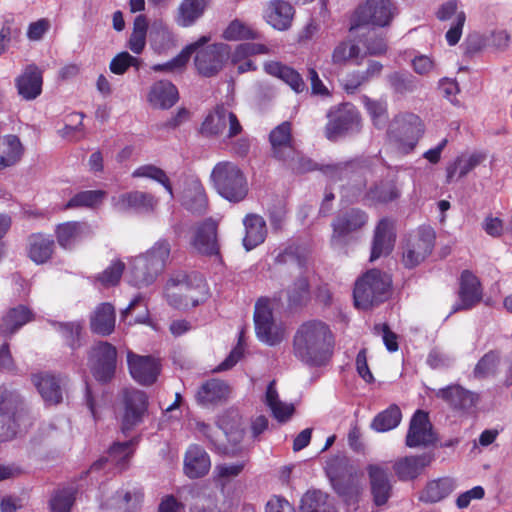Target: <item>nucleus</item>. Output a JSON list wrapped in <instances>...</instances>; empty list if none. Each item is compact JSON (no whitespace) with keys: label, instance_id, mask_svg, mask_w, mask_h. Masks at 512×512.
<instances>
[{"label":"nucleus","instance_id":"1","mask_svg":"<svg viewBox=\"0 0 512 512\" xmlns=\"http://www.w3.org/2000/svg\"><path fill=\"white\" fill-rule=\"evenodd\" d=\"M335 337L329 325L320 320L302 323L293 338V352L308 366L326 365L333 356Z\"/></svg>","mask_w":512,"mask_h":512},{"label":"nucleus","instance_id":"2","mask_svg":"<svg viewBox=\"0 0 512 512\" xmlns=\"http://www.w3.org/2000/svg\"><path fill=\"white\" fill-rule=\"evenodd\" d=\"M210 178L219 195L230 202L242 201L248 193L246 178L233 162L217 163L212 169Z\"/></svg>","mask_w":512,"mask_h":512},{"label":"nucleus","instance_id":"3","mask_svg":"<svg viewBox=\"0 0 512 512\" xmlns=\"http://www.w3.org/2000/svg\"><path fill=\"white\" fill-rule=\"evenodd\" d=\"M390 277L377 269L366 272L355 284L354 302L360 309H369L384 302L389 295Z\"/></svg>","mask_w":512,"mask_h":512},{"label":"nucleus","instance_id":"4","mask_svg":"<svg viewBox=\"0 0 512 512\" xmlns=\"http://www.w3.org/2000/svg\"><path fill=\"white\" fill-rule=\"evenodd\" d=\"M165 295L171 306L188 308L195 307L204 301L207 298L208 289L201 278L196 279L194 285L185 274H177L168 280Z\"/></svg>","mask_w":512,"mask_h":512},{"label":"nucleus","instance_id":"5","mask_svg":"<svg viewBox=\"0 0 512 512\" xmlns=\"http://www.w3.org/2000/svg\"><path fill=\"white\" fill-rule=\"evenodd\" d=\"M254 325L259 341L275 346L286 337V328L274 319L272 305L268 298H260L255 304Z\"/></svg>","mask_w":512,"mask_h":512},{"label":"nucleus","instance_id":"6","mask_svg":"<svg viewBox=\"0 0 512 512\" xmlns=\"http://www.w3.org/2000/svg\"><path fill=\"white\" fill-rule=\"evenodd\" d=\"M272 156L278 161L283 162L292 170H301L303 168L301 154L294 145L291 133V124L287 121L276 126L269 135Z\"/></svg>","mask_w":512,"mask_h":512},{"label":"nucleus","instance_id":"7","mask_svg":"<svg viewBox=\"0 0 512 512\" xmlns=\"http://www.w3.org/2000/svg\"><path fill=\"white\" fill-rule=\"evenodd\" d=\"M397 14V6L392 0H366L356 9L351 29L360 25L384 28L392 23Z\"/></svg>","mask_w":512,"mask_h":512},{"label":"nucleus","instance_id":"8","mask_svg":"<svg viewBox=\"0 0 512 512\" xmlns=\"http://www.w3.org/2000/svg\"><path fill=\"white\" fill-rule=\"evenodd\" d=\"M242 132V126L232 111L223 105L216 106L201 124L200 133L205 137L224 136L229 140Z\"/></svg>","mask_w":512,"mask_h":512},{"label":"nucleus","instance_id":"9","mask_svg":"<svg viewBox=\"0 0 512 512\" xmlns=\"http://www.w3.org/2000/svg\"><path fill=\"white\" fill-rule=\"evenodd\" d=\"M423 134V126L418 116L399 115L389 126V136L397 143L401 153H410Z\"/></svg>","mask_w":512,"mask_h":512},{"label":"nucleus","instance_id":"10","mask_svg":"<svg viewBox=\"0 0 512 512\" xmlns=\"http://www.w3.org/2000/svg\"><path fill=\"white\" fill-rule=\"evenodd\" d=\"M142 500V490L135 485L126 484L103 493L99 509L100 512H136Z\"/></svg>","mask_w":512,"mask_h":512},{"label":"nucleus","instance_id":"11","mask_svg":"<svg viewBox=\"0 0 512 512\" xmlns=\"http://www.w3.org/2000/svg\"><path fill=\"white\" fill-rule=\"evenodd\" d=\"M435 232L430 227H421L411 235L404 247L402 261L405 267L414 268L431 254L434 247Z\"/></svg>","mask_w":512,"mask_h":512},{"label":"nucleus","instance_id":"12","mask_svg":"<svg viewBox=\"0 0 512 512\" xmlns=\"http://www.w3.org/2000/svg\"><path fill=\"white\" fill-rule=\"evenodd\" d=\"M329 122L325 128L326 137L336 140L338 137L360 130L361 119L358 111L350 104H344L330 111Z\"/></svg>","mask_w":512,"mask_h":512},{"label":"nucleus","instance_id":"13","mask_svg":"<svg viewBox=\"0 0 512 512\" xmlns=\"http://www.w3.org/2000/svg\"><path fill=\"white\" fill-rule=\"evenodd\" d=\"M200 45L193 53L195 56V67L199 74L211 77L217 74L223 67L229 55V46L224 43H216L206 47Z\"/></svg>","mask_w":512,"mask_h":512},{"label":"nucleus","instance_id":"14","mask_svg":"<svg viewBox=\"0 0 512 512\" xmlns=\"http://www.w3.org/2000/svg\"><path fill=\"white\" fill-rule=\"evenodd\" d=\"M190 244L195 251L206 256H217L220 252L218 223L207 218L192 229Z\"/></svg>","mask_w":512,"mask_h":512},{"label":"nucleus","instance_id":"15","mask_svg":"<svg viewBox=\"0 0 512 512\" xmlns=\"http://www.w3.org/2000/svg\"><path fill=\"white\" fill-rule=\"evenodd\" d=\"M116 349L107 342H100L92 349L90 362L94 377L101 382L110 380L116 368Z\"/></svg>","mask_w":512,"mask_h":512},{"label":"nucleus","instance_id":"16","mask_svg":"<svg viewBox=\"0 0 512 512\" xmlns=\"http://www.w3.org/2000/svg\"><path fill=\"white\" fill-rule=\"evenodd\" d=\"M125 413L123 416L122 430L127 432L139 424L147 411L148 397L145 392L130 389L124 392Z\"/></svg>","mask_w":512,"mask_h":512},{"label":"nucleus","instance_id":"17","mask_svg":"<svg viewBox=\"0 0 512 512\" xmlns=\"http://www.w3.org/2000/svg\"><path fill=\"white\" fill-rule=\"evenodd\" d=\"M458 297L459 301L452 306L451 313L471 309L482 299L481 284L478 278L468 270L461 274Z\"/></svg>","mask_w":512,"mask_h":512},{"label":"nucleus","instance_id":"18","mask_svg":"<svg viewBox=\"0 0 512 512\" xmlns=\"http://www.w3.org/2000/svg\"><path fill=\"white\" fill-rule=\"evenodd\" d=\"M435 441L428 414L418 410L411 418L406 435V445L410 448L428 446Z\"/></svg>","mask_w":512,"mask_h":512},{"label":"nucleus","instance_id":"19","mask_svg":"<svg viewBox=\"0 0 512 512\" xmlns=\"http://www.w3.org/2000/svg\"><path fill=\"white\" fill-rule=\"evenodd\" d=\"M130 374L135 381L142 385L154 383L159 375L160 366L151 356H140L134 353L127 355Z\"/></svg>","mask_w":512,"mask_h":512},{"label":"nucleus","instance_id":"20","mask_svg":"<svg viewBox=\"0 0 512 512\" xmlns=\"http://www.w3.org/2000/svg\"><path fill=\"white\" fill-rule=\"evenodd\" d=\"M437 398L442 399L454 409L468 411L474 408L479 402V394L458 384H452L438 389L435 393Z\"/></svg>","mask_w":512,"mask_h":512},{"label":"nucleus","instance_id":"21","mask_svg":"<svg viewBox=\"0 0 512 512\" xmlns=\"http://www.w3.org/2000/svg\"><path fill=\"white\" fill-rule=\"evenodd\" d=\"M436 15L441 21L450 20L454 16L453 22L446 32L445 37L449 45L457 44L462 36L463 26L466 21L465 12L458 10V3L456 1L450 0L439 7Z\"/></svg>","mask_w":512,"mask_h":512},{"label":"nucleus","instance_id":"22","mask_svg":"<svg viewBox=\"0 0 512 512\" xmlns=\"http://www.w3.org/2000/svg\"><path fill=\"white\" fill-rule=\"evenodd\" d=\"M112 206L120 212L128 210L152 211L157 205L156 198L147 192L130 191L112 198Z\"/></svg>","mask_w":512,"mask_h":512},{"label":"nucleus","instance_id":"23","mask_svg":"<svg viewBox=\"0 0 512 512\" xmlns=\"http://www.w3.org/2000/svg\"><path fill=\"white\" fill-rule=\"evenodd\" d=\"M328 475L335 492L343 499L348 511L351 508L356 509L363 493L362 486L352 476L347 479L338 476L332 466L328 468Z\"/></svg>","mask_w":512,"mask_h":512},{"label":"nucleus","instance_id":"24","mask_svg":"<svg viewBox=\"0 0 512 512\" xmlns=\"http://www.w3.org/2000/svg\"><path fill=\"white\" fill-rule=\"evenodd\" d=\"M15 85L22 99L31 101L42 93L43 77L41 70L35 65L27 66L16 78Z\"/></svg>","mask_w":512,"mask_h":512},{"label":"nucleus","instance_id":"25","mask_svg":"<svg viewBox=\"0 0 512 512\" xmlns=\"http://www.w3.org/2000/svg\"><path fill=\"white\" fill-rule=\"evenodd\" d=\"M371 493L376 505H384L391 496V483L388 468L379 464H371L367 467Z\"/></svg>","mask_w":512,"mask_h":512},{"label":"nucleus","instance_id":"26","mask_svg":"<svg viewBox=\"0 0 512 512\" xmlns=\"http://www.w3.org/2000/svg\"><path fill=\"white\" fill-rule=\"evenodd\" d=\"M211 468V460L208 453L199 445H190L184 456L183 471L190 479L205 476Z\"/></svg>","mask_w":512,"mask_h":512},{"label":"nucleus","instance_id":"27","mask_svg":"<svg viewBox=\"0 0 512 512\" xmlns=\"http://www.w3.org/2000/svg\"><path fill=\"white\" fill-rule=\"evenodd\" d=\"M395 243L394 224L384 218L379 221L375 232L370 255V261H375L381 256L390 254Z\"/></svg>","mask_w":512,"mask_h":512},{"label":"nucleus","instance_id":"28","mask_svg":"<svg viewBox=\"0 0 512 512\" xmlns=\"http://www.w3.org/2000/svg\"><path fill=\"white\" fill-rule=\"evenodd\" d=\"M295 10L284 0H271L265 11V20L274 29L285 31L290 28Z\"/></svg>","mask_w":512,"mask_h":512},{"label":"nucleus","instance_id":"29","mask_svg":"<svg viewBox=\"0 0 512 512\" xmlns=\"http://www.w3.org/2000/svg\"><path fill=\"white\" fill-rule=\"evenodd\" d=\"M433 460L432 455L422 454L418 456H405L395 461L393 469L401 481H408L417 478L425 467Z\"/></svg>","mask_w":512,"mask_h":512},{"label":"nucleus","instance_id":"30","mask_svg":"<svg viewBox=\"0 0 512 512\" xmlns=\"http://www.w3.org/2000/svg\"><path fill=\"white\" fill-rule=\"evenodd\" d=\"M367 215L361 210L351 209L336 217L332 223V239H340L361 229L367 222Z\"/></svg>","mask_w":512,"mask_h":512},{"label":"nucleus","instance_id":"31","mask_svg":"<svg viewBox=\"0 0 512 512\" xmlns=\"http://www.w3.org/2000/svg\"><path fill=\"white\" fill-rule=\"evenodd\" d=\"M178 98L176 86L165 80L155 82L147 95L149 104L156 109H169L178 101Z\"/></svg>","mask_w":512,"mask_h":512},{"label":"nucleus","instance_id":"32","mask_svg":"<svg viewBox=\"0 0 512 512\" xmlns=\"http://www.w3.org/2000/svg\"><path fill=\"white\" fill-rule=\"evenodd\" d=\"M264 71L272 77L278 78L287 84L295 93H302L306 84L302 76L292 67L278 61L264 63Z\"/></svg>","mask_w":512,"mask_h":512},{"label":"nucleus","instance_id":"33","mask_svg":"<svg viewBox=\"0 0 512 512\" xmlns=\"http://www.w3.org/2000/svg\"><path fill=\"white\" fill-rule=\"evenodd\" d=\"M210 3L211 0H182L175 15L176 24L183 28L193 26L203 17Z\"/></svg>","mask_w":512,"mask_h":512},{"label":"nucleus","instance_id":"34","mask_svg":"<svg viewBox=\"0 0 512 512\" xmlns=\"http://www.w3.org/2000/svg\"><path fill=\"white\" fill-rule=\"evenodd\" d=\"M91 233L90 226L84 222H66L58 225L56 229L57 241L65 249L72 248Z\"/></svg>","mask_w":512,"mask_h":512},{"label":"nucleus","instance_id":"35","mask_svg":"<svg viewBox=\"0 0 512 512\" xmlns=\"http://www.w3.org/2000/svg\"><path fill=\"white\" fill-rule=\"evenodd\" d=\"M300 512H338L334 497L321 490H309L301 499Z\"/></svg>","mask_w":512,"mask_h":512},{"label":"nucleus","instance_id":"36","mask_svg":"<svg viewBox=\"0 0 512 512\" xmlns=\"http://www.w3.org/2000/svg\"><path fill=\"white\" fill-rule=\"evenodd\" d=\"M228 385L218 379H211L201 385L196 394L197 402L203 406L218 404L229 395Z\"/></svg>","mask_w":512,"mask_h":512},{"label":"nucleus","instance_id":"37","mask_svg":"<svg viewBox=\"0 0 512 512\" xmlns=\"http://www.w3.org/2000/svg\"><path fill=\"white\" fill-rule=\"evenodd\" d=\"M133 454V442L127 441L123 443H115L110 447L108 451V456L106 458H101L96 461L92 466L91 470H99L101 469L105 463H110L114 467L119 470H123L126 468L127 463L129 462L131 456Z\"/></svg>","mask_w":512,"mask_h":512},{"label":"nucleus","instance_id":"38","mask_svg":"<svg viewBox=\"0 0 512 512\" xmlns=\"http://www.w3.org/2000/svg\"><path fill=\"white\" fill-rule=\"evenodd\" d=\"M6 399L13 397L0 389V441L10 440L17 434V421L20 418L15 412L9 411L10 403Z\"/></svg>","mask_w":512,"mask_h":512},{"label":"nucleus","instance_id":"39","mask_svg":"<svg viewBox=\"0 0 512 512\" xmlns=\"http://www.w3.org/2000/svg\"><path fill=\"white\" fill-rule=\"evenodd\" d=\"M176 36L172 30L162 21L153 23L150 32V45L153 51L159 55L166 54L176 47Z\"/></svg>","mask_w":512,"mask_h":512},{"label":"nucleus","instance_id":"40","mask_svg":"<svg viewBox=\"0 0 512 512\" xmlns=\"http://www.w3.org/2000/svg\"><path fill=\"white\" fill-rule=\"evenodd\" d=\"M54 240L41 233L32 234L28 239V256L36 264L46 263L54 251Z\"/></svg>","mask_w":512,"mask_h":512},{"label":"nucleus","instance_id":"41","mask_svg":"<svg viewBox=\"0 0 512 512\" xmlns=\"http://www.w3.org/2000/svg\"><path fill=\"white\" fill-rule=\"evenodd\" d=\"M243 224L245 227L243 245L247 251H250L265 240L266 223L261 216L251 214L244 218Z\"/></svg>","mask_w":512,"mask_h":512},{"label":"nucleus","instance_id":"42","mask_svg":"<svg viewBox=\"0 0 512 512\" xmlns=\"http://www.w3.org/2000/svg\"><path fill=\"white\" fill-rule=\"evenodd\" d=\"M207 196L202 183L197 178L189 179L183 193V205L194 213H204L207 208Z\"/></svg>","mask_w":512,"mask_h":512},{"label":"nucleus","instance_id":"43","mask_svg":"<svg viewBox=\"0 0 512 512\" xmlns=\"http://www.w3.org/2000/svg\"><path fill=\"white\" fill-rule=\"evenodd\" d=\"M210 41L209 36H201L196 42L187 45L176 57L163 64H155L151 67L154 72L174 73L181 71L189 61L193 52L202 44Z\"/></svg>","mask_w":512,"mask_h":512},{"label":"nucleus","instance_id":"44","mask_svg":"<svg viewBox=\"0 0 512 512\" xmlns=\"http://www.w3.org/2000/svg\"><path fill=\"white\" fill-rule=\"evenodd\" d=\"M33 383L43 400L50 405L58 404L62 400V391L59 380L50 374H37L33 376Z\"/></svg>","mask_w":512,"mask_h":512},{"label":"nucleus","instance_id":"45","mask_svg":"<svg viewBox=\"0 0 512 512\" xmlns=\"http://www.w3.org/2000/svg\"><path fill=\"white\" fill-rule=\"evenodd\" d=\"M31 319L32 313L25 306L8 310L0 322V335L4 337L11 336Z\"/></svg>","mask_w":512,"mask_h":512},{"label":"nucleus","instance_id":"46","mask_svg":"<svg viewBox=\"0 0 512 512\" xmlns=\"http://www.w3.org/2000/svg\"><path fill=\"white\" fill-rule=\"evenodd\" d=\"M158 277L154 273L149 261L143 255L135 257L130 264L129 281L137 286L143 287L152 284Z\"/></svg>","mask_w":512,"mask_h":512},{"label":"nucleus","instance_id":"47","mask_svg":"<svg viewBox=\"0 0 512 512\" xmlns=\"http://www.w3.org/2000/svg\"><path fill=\"white\" fill-rule=\"evenodd\" d=\"M454 488V481L448 477L432 480L421 492L419 500L425 503H437L446 498Z\"/></svg>","mask_w":512,"mask_h":512},{"label":"nucleus","instance_id":"48","mask_svg":"<svg viewBox=\"0 0 512 512\" xmlns=\"http://www.w3.org/2000/svg\"><path fill=\"white\" fill-rule=\"evenodd\" d=\"M115 327L114 307L109 303L100 304L91 317V329L100 335H109Z\"/></svg>","mask_w":512,"mask_h":512},{"label":"nucleus","instance_id":"49","mask_svg":"<svg viewBox=\"0 0 512 512\" xmlns=\"http://www.w3.org/2000/svg\"><path fill=\"white\" fill-rule=\"evenodd\" d=\"M265 403L270 408L272 415L279 422H286L294 413L293 404L282 402L276 390L275 381H271L266 389Z\"/></svg>","mask_w":512,"mask_h":512},{"label":"nucleus","instance_id":"50","mask_svg":"<svg viewBox=\"0 0 512 512\" xmlns=\"http://www.w3.org/2000/svg\"><path fill=\"white\" fill-rule=\"evenodd\" d=\"M23 147L15 135H6L0 140V170L14 165L21 157Z\"/></svg>","mask_w":512,"mask_h":512},{"label":"nucleus","instance_id":"51","mask_svg":"<svg viewBox=\"0 0 512 512\" xmlns=\"http://www.w3.org/2000/svg\"><path fill=\"white\" fill-rule=\"evenodd\" d=\"M170 252V243L165 239H160L142 255L149 261L153 272L159 275L164 270L168 262Z\"/></svg>","mask_w":512,"mask_h":512},{"label":"nucleus","instance_id":"52","mask_svg":"<svg viewBox=\"0 0 512 512\" xmlns=\"http://www.w3.org/2000/svg\"><path fill=\"white\" fill-rule=\"evenodd\" d=\"M485 158V154L480 152L459 156L455 160L454 164L449 166L447 169L448 180L451 181L456 174H458L459 177L466 176L469 172L480 165Z\"/></svg>","mask_w":512,"mask_h":512},{"label":"nucleus","instance_id":"53","mask_svg":"<svg viewBox=\"0 0 512 512\" xmlns=\"http://www.w3.org/2000/svg\"><path fill=\"white\" fill-rule=\"evenodd\" d=\"M133 178H145L161 184L171 198L174 197L173 188L166 172L153 164H144L135 168L131 174Z\"/></svg>","mask_w":512,"mask_h":512},{"label":"nucleus","instance_id":"54","mask_svg":"<svg viewBox=\"0 0 512 512\" xmlns=\"http://www.w3.org/2000/svg\"><path fill=\"white\" fill-rule=\"evenodd\" d=\"M227 41L256 40L259 33L249 24L239 20H232L222 33Z\"/></svg>","mask_w":512,"mask_h":512},{"label":"nucleus","instance_id":"55","mask_svg":"<svg viewBox=\"0 0 512 512\" xmlns=\"http://www.w3.org/2000/svg\"><path fill=\"white\" fill-rule=\"evenodd\" d=\"M401 418L402 414L399 407L391 405L375 417L372 422V427L378 432H386L397 427Z\"/></svg>","mask_w":512,"mask_h":512},{"label":"nucleus","instance_id":"56","mask_svg":"<svg viewBox=\"0 0 512 512\" xmlns=\"http://www.w3.org/2000/svg\"><path fill=\"white\" fill-rule=\"evenodd\" d=\"M147 21L144 16L136 17L133 31L128 40V48L135 54H141L146 46Z\"/></svg>","mask_w":512,"mask_h":512},{"label":"nucleus","instance_id":"57","mask_svg":"<svg viewBox=\"0 0 512 512\" xmlns=\"http://www.w3.org/2000/svg\"><path fill=\"white\" fill-rule=\"evenodd\" d=\"M500 363V356L496 351H489L484 354L473 370L476 379H485L496 374Z\"/></svg>","mask_w":512,"mask_h":512},{"label":"nucleus","instance_id":"58","mask_svg":"<svg viewBox=\"0 0 512 512\" xmlns=\"http://www.w3.org/2000/svg\"><path fill=\"white\" fill-rule=\"evenodd\" d=\"M106 192L102 190L82 191L74 195L65 205L66 209L87 207L92 208L102 202Z\"/></svg>","mask_w":512,"mask_h":512},{"label":"nucleus","instance_id":"59","mask_svg":"<svg viewBox=\"0 0 512 512\" xmlns=\"http://www.w3.org/2000/svg\"><path fill=\"white\" fill-rule=\"evenodd\" d=\"M75 501L73 488L58 489L50 499L51 512H70Z\"/></svg>","mask_w":512,"mask_h":512},{"label":"nucleus","instance_id":"60","mask_svg":"<svg viewBox=\"0 0 512 512\" xmlns=\"http://www.w3.org/2000/svg\"><path fill=\"white\" fill-rule=\"evenodd\" d=\"M363 104L369 113L373 124L381 128L387 121V103L384 100H373L367 96L363 97Z\"/></svg>","mask_w":512,"mask_h":512},{"label":"nucleus","instance_id":"61","mask_svg":"<svg viewBox=\"0 0 512 512\" xmlns=\"http://www.w3.org/2000/svg\"><path fill=\"white\" fill-rule=\"evenodd\" d=\"M387 81L397 94L410 93L416 88L415 78L409 73L393 72L387 76Z\"/></svg>","mask_w":512,"mask_h":512},{"label":"nucleus","instance_id":"62","mask_svg":"<svg viewBox=\"0 0 512 512\" xmlns=\"http://www.w3.org/2000/svg\"><path fill=\"white\" fill-rule=\"evenodd\" d=\"M83 118L84 114L73 112L66 116L65 125L60 130L63 137L79 140L83 137Z\"/></svg>","mask_w":512,"mask_h":512},{"label":"nucleus","instance_id":"63","mask_svg":"<svg viewBox=\"0 0 512 512\" xmlns=\"http://www.w3.org/2000/svg\"><path fill=\"white\" fill-rule=\"evenodd\" d=\"M360 54V48L351 40L340 42L334 49L332 61L335 64H343L348 60L355 59Z\"/></svg>","mask_w":512,"mask_h":512},{"label":"nucleus","instance_id":"64","mask_svg":"<svg viewBox=\"0 0 512 512\" xmlns=\"http://www.w3.org/2000/svg\"><path fill=\"white\" fill-rule=\"evenodd\" d=\"M124 269L125 264L121 260H114L97 276V280L105 287L114 286L120 281Z\"/></svg>","mask_w":512,"mask_h":512}]
</instances>
